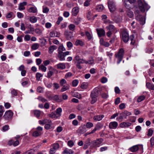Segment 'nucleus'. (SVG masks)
Masks as SVG:
<instances>
[{
    "mask_svg": "<svg viewBox=\"0 0 154 154\" xmlns=\"http://www.w3.org/2000/svg\"><path fill=\"white\" fill-rule=\"evenodd\" d=\"M138 3L139 8L142 12H144L146 11H147L149 8L146 3L143 2L141 0H139Z\"/></svg>",
    "mask_w": 154,
    "mask_h": 154,
    "instance_id": "obj_1",
    "label": "nucleus"
},
{
    "mask_svg": "<svg viewBox=\"0 0 154 154\" xmlns=\"http://www.w3.org/2000/svg\"><path fill=\"white\" fill-rule=\"evenodd\" d=\"M124 51L123 48H121L119 50L118 54H116V56L118 59L119 61L118 63H119L122 61L124 56Z\"/></svg>",
    "mask_w": 154,
    "mask_h": 154,
    "instance_id": "obj_2",
    "label": "nucleus"
},
{
    "mask_svg": "<svg viewBox=\"0 0 154 154\" xmlns=\"http://www.w3.org/2000/svg\"><path fill=\"white\" fill-rule=\"evenodd\" d=\"M122 39L125 43L128 42L129 39V35L128 33L125 30H123L121 33Z\"/></svg>",
    "mask_w": 154,
    "mask_h": 154,
    "instance_id": "obj_3",
    "label": "nucleus"
},
{
    "mask_svg": "<svg viewBox=\"0 0 154 154\" xmlns=\"http://www.w3.org/2000/svg\"><path fill=\"white\" fill-rule=\"evenodd\" d=\"M69 52L66 51L64 52H58V57L60 61H63L65 60V57L69 54Z\"/></svg>",
    "mask_w": 154,
    "mask_h": 154,
    "instance_id": "obj_4",
    "label": "nucleus"
},
{
    "mask_svg": "<svg viewBox=\"0 0 154 154\" xmlns=\"http://www.w3.org/2000/svg\"><path fill=\"white\" fill-rule=\"evenodd\" d=\"M103 140V139L101 138L94 140L91 143V146L93 147H98L99 145L102 143Z\"/></svg>",
    "mask_w": 154,
    "mask_h": 154,
    "instance_id": "obj_5",
    "label": "nucleus"
},
{
    "mask_svg": "<svg viewBox=\"0 0 154 154\" xmlns=\"http://www.w3.org/2000/svg\"><path fill=\"white\" fill-rule=\"evenodd\" d=\"M109 8L111 12H113L115 11L116 9L115 4L112 1L109 0L108 2Z\"/></svg>",
    "mask_w": 154,
    "mask_h": 154,
    "instance_id": "obj_6",
    "label": "nucleus"
},
{
    "mask_svg": "<svg viewBox=\"0 0 154 154\" xmlns=\"http://www.w3.org/2000/svg\"><path fill=\"white\" fill-rule=\"evenodd\" d=\"M136 0H125V6L127 9L131 8V4L134 3Z\"/></svg>",
    "mask_w": 154,
    "mask_h": 154,
    "instance_id": "obj_7",
    "label": "nucleus"
},
{
    "mask_svg": "<svg viewBox=\"0 0 154 154\" xmlns=\"http://www.w3.org/2000/svg\"><path fill=\"white\" fill-rule=\"evenodd\" d=\"M99 95L98 89L95 88L91 92V98H95L97 97Z\"/></svg>",
    "mask_w": 154,
    "mask_h": 154,
    "instance_id": "obj_8",
    "label": "nucleus"
},
{
    "mask_svg": "<svg viewBox=\"0 0 154 154\" xmlns=\"http://www.w3.org/2000/svg\"><path fill=\"white\" fill-rule=\"evenodd\" d=\"M136 19L138 20L141 24L143 25L145 23V19L141 15H138L136 17Z\"/></svg>",
    "mask_w": 154,
    "mask_h": 154,
    "instance_id": "obj_9",
    "label": "nucleus"
},
{
    "mask_svg": "<svg viewBox=\"0 0 154 154\" xmlns=\"http://www.w3.org/2000/svg\"><path fill=\"white\" fill-rule=\"evenodd\" d=\"M118 125V123L116 122H113L110 123L109 127L110 129H116Z\"/></svg>",
    "mask_w": 154,
    "mask_h": 154,
    "instance_id": "obj_10",
    "label": "nucleus"
},
{
    "mask_svg": "<svg viewBox=\"0 0 154 154\" xmlns=\"http://www.w3.org/2000/svg\"><path fill=\"white\" fill-rule=\"evenodd\" d=\"M66 37L67 40H69L72 37V34L70 31H66L65 32Z\"/></svg>",
    "mask_w": 154,
    "mask_h": 154,
    "instance_id": "obj_11",
    "label": "nucleus"
},
{
    "mask_svg": "<svg viewBox=\"0 0 154 154\" xmlns=\"http://www.w3.org/2000/svg\"><path fill=\"white\" fill-rule=\"evenodd\" d=\"M97 32L98 35L99 37L103 36L105 35V31L102 29H97Z\"/></svg>",
    "mask_w": 154,
    "mask_h": 154,
    "instance_id": "obj_12",
    "label": "nucleus"
},
{
    "mask_svg": "<svg viewBox=\"0 0 154 154\" xmlns=\"http://www.w3.org/2000/svg\"><path fill=\"white\" fill-rule=\"evenodd\" d=\"M39 124L40 125H43L46 124L47 123H51V120L47 119H44L43 120H40L39 121Z\"/></svg>",
    "mask_w": 154,
    "mask_h": 154,
    "instance_id": "obj_13",
    "label": "nucleus"
},
{
    "mask_svg": "<svg viewBox=\"0 0 154 154\" xmlns=\"http://www.w3.org/2000/svg\"><path fill=\"white\" fill-rule=\"evenodd\" d=\"M57 69H64L66 68L65 64L64 63H60L57 64L55 66Z\"/></svg>",
    "mask_w": 154,
    "mask_h": 154,
    "instance_id": "obj_14",
    "label": "nucleus"
},
{
    "mask_svg": "<svg viewBox=\"0 0 154 154\" xmlns=\"http://www.w3.org/2000/svg\"><path fill=\"white\" fill-rule=\"evenodd\" d=\"M27 5V2H23L20 3L19 4L18 9L20 10H24L25 9L24 6Z\"/></svg>",
    "mask_w": 154,
    "mask_h": 154,
    "instance_id": "obj_15",
    "label": "nucleus"
},
{
    "mask_svg": "<svg viewBox=\"0 0 154 154\" xmlns=\"http://www.w3.org/2000/svg\"><path fill=\"white\" fill-rule=\"evenodd\" d=\"M79 11V8L77 7L74 8L72 11V15L74 16H76Z\"/></svg>",
    "mask_w": 154,
    "mask_h": 154,
    "instance_id": "obj_16",
    "label": "nucleus"
},
{
    "mask_svg": "<svg viewBox=\"0 0 154 154\" xmlns=\"http://www.w3.org/2000/svg\"><path fill=\"white\" fill-rule=\"evenodd\" d=\"M104 117V116L103 115L96 116L94 117L93 119L96 121H100Z\"/></svg>",
    "mask_w": 154,
    "mask_h": 154,
    "instance_id": "obj_17",
    "label": "nucleus"
},
{
    "mask_svg": "<svg viewBox=\"0 0 154 154\" xmlns=\"http://www.w3.org/2000/svg\"><path fill=\"white\" fill-rule=\"evenodd\" d=\"M49 35L51 37H59L60 35V33L57 32H50Z\"/></svg>",
    "mask_w": 154,
    "mask_h": 154,
    "instance_id": "obj_18",
    "label": "nucleus"
},
{
    "mask_svg": "<svg viewBox=\"0 0 154 154\" xmlns=\"http://www.w3.org/2000/svg\"><path fill=\"white\" fill-rule=\"evenodd\" d=\"M131 125V124L129 122H123L121 123L120 124V126L122 128H124L125 127H128L130 126Z\"/></svg>",
    "mask_w": 154,
    "mask_h": 154,
    "instance_id": "obj_19",
    "label": "nucleus"
},
{
    "mask_svg": "<svg viewBox=\"0 0 154 154\" xmlns=\"http://www.w3.org/2000/svg\"><path fill=\"white\" fill-rule=\"evenodd\" d=\"M123 118H125V119L126 118V116L124 112L120 113L119 116L117 118V119L118 121H120L123 119Z\"/></svg>",
    "mask_w": 154,
    "mask_h": 154,
    "instance_id": "obj_20",
    "label": "nucleus"
},
{
    "mask_svg": "<svg viewBox=\"0 0 154 154\" xmlns=\"http://www.w3.org/2000/svg\"><path fill=\"white\" fill-rule=\"evenodd\" d=\"M53 99L56 101L58 102H61L62 101V100L60 97L57 95H55L53 98Z\"/></svg>",
    "mask_w": 154,
    "mask_h": 154,
    "instance_id": "obj_21",
    "label": "nucleus"
},
{
    "mask_svg": "<svg viewBox=\"0 0 154 154\" xmlns=\"http://www.w3.org/2000/svg\"><path fill=\"white\" fill-rule=\"evenodd\" d=\"M139 147L137 145H135L129 148V149L132 152H135L139 149Z\"/></svg>",
    "mask_w": 154,
    "mask_h": 154,
    "instance_id": "obj_22",
    "label": "nucleus"
},
{
    "mask_svg": "<svg viewBox=\"0 0 154 154\" xmlns=\"http://www.w3.org/2000/svg\"><path fill=\"white\" fill-rule=\"evenodd\" d=\"M13 114L11 110H9L5 113L4 116L6 117L10 118L12 116Z\"/></svg>",
    "mask_w": 154,
    "mask_h": 154,
    "instance_id": "obj_23",
    "label": "nucleus"
},
{
    "mask_svg": "<svg viewBox=\"0 0 154 154\" xmlns=\"http://www.w3.org/2000/svg\"><path fill=\"white\" fill-rule=\"evenodd\" d=\"M86 131L85 127H80L78 130V132L80 134H82L85 132Z\"/></svg>",
    "mask_w": 154,
    "mask_h": 154,
    "instance_id": "obj_24",
    "label": "nucleus"
},
{
    "mask_svg": "<svg viewBox=\"0 0 154 154\" xmlns=\"http://www.w3.org/2000/svg\"><path fill=\"white\" fill-rule=\"evenodd\" d=\"M90 145H91V140L90 139H87L84 144V149H86L88 148V146Z\"/></svg>",
    "mask_w": 154,
    "mask_h": 154,
    "instance_id": "obj_25",
    "label": "nucleus"
},
{
    "mask_svg": "<svg viewBox=\"0 0 154 154\" xmlns=\"http://www.w3.org/2000/svg\"><path fill=\"white\" fill-rule=\"evenodd\" d=\"M126 13L127 15L130 18H132L134 16L133 12L129 9H128L126 10Z\"/></svg>",
    "mask_w": 154,
    "mask_h": 154,
    "instance_id": "obj_26",
    "label": "nucleus"
},
{
    "mask_svg": "<svg viewBox=\"0 0 154 154\" xmlns=\"http://www.w3.org/2000/svg\"><path fill=\"white\" fill-rule=\"evenodd\" d=\"M113 20L116 23L120 22L122 20V17L121 16H115L113 19Z\"/></svg>",
    "mask_w": 154,
    "mask_h": 154,
    "instance_id": "obj_27",
    "label": "nucleus"
},
{
    "mask_svg": "<svg viewBox=\"0 0 154 154\" xmlns=\"http://www.w3.org/2000/svg\"><path fill=\"white\" fill-rule=\"evenodd\" d=\"M147 87L149 89L154 90V85L150 83L147 82L146 85Z\"/></svg>",
    "mask_w": 154,
    "mask_h": 154,
    "instance_id": "obj_28",
    "label": "nucleus"
},
{
    "mask_svg": "<svg viewBox=\"0 0 154 154\" xmlns=\"http://www.w3.org/2000/svg\"><path fill=\"white\" fill-rule=\"evenodd\" d=\"M57 48V47L55 45H53L49 47L48 49L49 50V53L50 54L52 53Z\"/></svg>",
    "mask_w": 154,
    "mask_h": 154,
    "instance_id": "obj_29",
    "label": "nucleus"
},
{
    "mask_svg": "<svg viewBox=\"0 0 154 154\" xmlns=\"http://www.w3.org/2000/svg\"><path fill=\"white\" fill-rule=\"evenodd\" d=\"M63 86V87L60 90V91L61 92H64L68 89L69 88V85L67 84Z\"/></svg>",
    "mask_w": 154,
    "mask_h": 154,
    "instance_id": "obj_30",
    "label": "nucleus"
},
{
    "mask_svg": "<svg viewBox=\"0 0 154 154\" xmlns=\"http://www.w3.org/2000/svg\"><path fill=\"white\" fill-rule=\"evenodd\" d=\"M109 31L112 32L115 29V27L112 25H109L106 27Z\"/></svg>",
    "mask_w": 154,
    "mask_h": 154,
    "instance_id": "obj_31",
    "label": "nucleus"
},
{
    "mask_svg": "<svg viewBox=\"0 0 154 154\" xmlns=\"http://www.w3.org/2000/svg\"><path fill=\"white\" fill-rule=\"evenodd\" d=\"M75 45L77 46L79 45L82 46L84 45V43L82 41L78 40L75 42Z\"/></svg>",
    "mask_w": 154,
    "mask_h": 154,
    "instance_id": "obj_32",
    "label": "nucleus"
},
{
    "mask_svg": "<svg viewBox=\"0 0 154 154\" xmlns=\"http://www.w3.org/2000/svg\"><path fill=\"white\" fill-rule=\"evenodd\" d=\"M48 116L52 118H57L58 117V116H57L56 113V112H53L51 114H50L48 115Z\"/></svg>",
    "mask_w": 154,
    "mask_h": 154,
    "instance_id": "obj_33",
    "label": "nucleus"
},
{
    "mask_svg": "<svg viewBox=\"0 0 154 154\" xmlns=\"http://www.w3.org/2000/svg\"><path fill=\"white\" fill-rule=\"evenodd\" d=\"M28 11L29 12L35 13L37 12V10L35 7H32L29 8Z\"/></svg>",
    "mask_w": 154,
    "mask_h": 154,
    "instance_id": "obj_34",
    "label": "nucleus"
},
{
    "mask_svg": "<svg viewBox=\"0 0 154 154\" xmlns=\"http://www.w3.org/2000/svg\"><path fill=\"white\" fill-rule=\"evenodd\" d=\"M104 7L103 5H99L97 6L96 8V10L98 11H101L103 9Z\"/></svg>",
    "mask_w": 154,
    "mask_h": 154,
    "instance_id": "obj_35",
    "label": "nucleus"
},
{
    "mask_svg": "<svg viewBox=\"0 0 154 154\" xmlns=\"http://www.w3.org/2000/svg\"><path fill=\"white\" fill-rule=\"evenodd\" d=\"M34 112L35 116H36L37 118H38L39 117L41 113L40 111L38 110H35L34 111Z\"/></svg>",
    "mask_w": 154,
    "mask_h": 154,
    "instance_id": "obj_36",
    "label": "nucleus"
},
{
    "mask_svg": "<svg viewBox=\"0 0 154 154\" xmlns=\"http://www.w3.org/2000/svg\"><path fill=\"white\" fill-rule=\"evenodd\" d=\"M65 50V48L62 45L59 46L58 49V52H63V51Z\"/></svg>",
    "mask_w": 154,
    "mask_h": 154,
    "instance_id": "obj_37",
    "label": "nucleus"
},
{
    "mask_svg": "<svg viewBox=\"0 0 154 154\" xmlns=\"http://www.w3.org/2000/svg\"><path fill=\"white\" fill-rule=\"evenodd\" d=\"M42 134V133L41 131H35L33 133L32 135L34 137H37L40 135Z\"/></svg>",
    "mask_w": 154,
    "mask_h": 154,
    "instance_id": "obj_38",
    "label": "nucleus"
},
{
    "mask_svg": "<svg viewBox=\"0 0 154 154\" xmlns=\"http://www.w3.org/2000/svg\"><path fill=\"white\" fill-rule=\"evenodd\" d=\"M134 36L133 35H131L130 38V40L131 41V44L134 45H135V40L134 39Z\"/></svg>",
    "mask_w": 154,
    "mask_h": 154,
    "instance_id": "obj_39",
    "label": "nucleus"
},
{
    "mask_svg": "<svg viewBox=\"0 0 154 154\" xmlns=\"http://www.w3.org/2000/svg\"><path fill=\"white\" fill-rule=\"evenodd\" d=\"M62 111V109L60 108H58L57 109L56 113L57 116H58V117H59L60 116V113Z\"/></svg>",
    "mask_w": 154,
    "mask_h": 154,
    "instance_id": "obj_40",
    "label": "nucleus"
},
{
    "mask_svg": "<svg viewBox=\"0 0 154 154\" xmlns=\"http://www.w3.org/2000/svg\"><path fill=\"white\" fill-rule=\"evenodd\" d=\"M43 75L42 74L39 72H37L36 75L37 80L38 81H39L40 78Z\"/></svg>",
    "mask_w": 154,
    "mask_h": 154,
    "instance_id": "obj_41",
    "label": "nucleus"
},
{
    "mask_svg": "<svg viewBox=\"0 0 154 154\" xmlns=\"http://www.w3.org/2000/svg\"><path fill=\"white\" fill-rule=\"evenodd\" d=\"M39 46L38 44L35 43L33 44L32 46V48L33 50H36L38 49Z\"/></svg>",
    "mask_w": 154,
    "mask_h": 154,
    "instance_id": "obj_42",
    "label": "nucleus"
},
{
    "mask_svg": "<svg viewBox=\"0 0 154 154\" xmlns=\"http://www.w3.org/2000/svg\"><path fill=\"white\" fill-rule=\"evenodd\" d=\"M51 146L52 148L56 150L58 149L59 147V145L57 143H54L52 144Z\"/></svg>",
    "mask_w": 154,
    "mask_h": 154,
    "instance_id": "obj_43",
    "label": "nucleus"
},
{
    "mask_svg": "<svg viewBox=\"0 0 154 154\" xmlns=\"http://www.w3.org/2000/svg\"><path fill=\"white\" fill-rule=\"evenodd\" d=\"M37 20L35 16H33L30 18V21L32 23H35Z\"/></svg>",
    "mask_w": 154,
    "mask_h": 154,
    "instance_id": "obj_44",
    "label": "nucleus"
},
{
    "mask_svg": "<svg viewBox=\"0 0 154 154\" xmlns=\"http://www.w3.org/2000/svg\"><path fill=\"white\" fill-rule=\"evenodd\" d=\"M63 153L66 154H71L73 153V152L71 149H66L64 150Z\"/></svg>",
    "mask_w": 154,
    "mask_h": 154,
    "instance_id": "obj_45",
    "label": "nucleus"
},
{
    "mask_svg": "<svg viewBox=\"0 0 154 154\" xmlns=\"http://www.w3.org/2000/svg\"><path fill=\"white\" fill-rule=\"evenodd\" d=\"M35 152V151L34 149H31L28 150L24 153L25 154H34Z\"/></svg>",
    "mask_w": 154,
    "mask_h": 154,
    "instance_id": "obj_46",
    "label": "nucleus"
},
{
    "mask_svg": "<svg viewBox=\"0 0 154 154\" xmlns=\"http://www.w3.org/2000/svg\"><path fill=\"white\" fill-rule=\"evenodd\" d=\"M39 68L44 72H46L47 69L46 67L43 65L39 66Z\"/></svg>",
    "mask_w": 154,
    "mask_h": 154,
    "instance_id": "obj_47",
    "label": "nucleus"
},
{
    "mask_svg": "<svg viewBox=\"0 0 154 154\" xmlns=\"http://www.w3.org/2000/svg\"><path fill=\"white\" fill-rule=\"evenodd\" d=\"M145 97L143 95L139 97L137 100V101L138 102H140L143 100L144 99Z\"/></svg>",
    "mask_w": 154,
    "mask_h": 154,
    "instance_id": "obj_48",
    "label": "nucleus"
},
{
    "mask_svg": "<svg viewBox=\"0 0 154 154\" xmlns=\"http://www.w3.org/2000/svg\"><path fill=\"white\" fill-rule=\"evenodd\" d=\"M93 126V124L91 122H88L86 124V126L88 128H91Z\"/></svg>",
    "mask_w": 154,
    "mask_h": 154,
    "instance_id": "obj_49",
    "label": "nucleus"
},
{
    "mask_svg": "<svg viewBox=\"0 0 154 154\" xmlns=\"http://www.w3.org/2000/svg\"><path fill=\"white\" fill-rule=\"evenodd\" d=\"M75 26L73 24H70L68 26L69 29L72 31H74L75 29Z\"/></svg>",
    "mask_w": 154,
    "mask_h": 154,
    "instance_id": "obj_50",
    "label": "nucleus"
},
{
    "mask_svg": "<svg viewBox=\"0 0 154 154\" xmlns=\"http://www.w3.org/2000/svg\"><path fill=\"white\" fill-rule=\"evenodd\" d=\"M85 34L86 35L88 38L89 40H90L92 38V36L91 34L88 32H85Z\"/></svg>",
    "mask_w": 154,
    "mask_h": 154,
    "instance_id": "obj_51",
    "label": "nucleus"
},
{
    "mask_svg": "<svg viewBox=\"0 0 154 154\" xmlns=\"http://www.w3.org/2000/svg\"><path fill=\"white\" fill-rule=\"evenodd\" d=\"M51 123H47L45 126V128L47 130H48L51 128Z\"/></svg>",
    "mask_w": 154,
    "mask_h": 154,
    "instance_id": "obj_52",
    "label": "nucleus"
},
{
    "mask_svg": "<svg viewBox=\"0 0 154 154\" xmlns=\"http://www.w3.org/2000/svg\"><path fill=\"white\" fill-rule=\"evenodd\" d=\"M54 72L53 71L50 70L47 73V77L48 78H50L53 75Z\"/></svg>",
    "mask_w": 154,
    "mask_h": 154,
    "instance_id": "obj_53",
    "label": "nucleus"
},
{
    "mask_svg": "<svg viewBox=\"0 0 154 154\" xmlns=\"http://www.w3.org/2000/svg\"><path fill=\"white\" fill-rule=\"evenodd\" d=\"M38 99L39 100L43 102H45L47 101V100L42 97H38Z\"/></svg>",
    "mask_w": 154,
    "mask_h": 154,
    "instance_id": "obj_54",
    "label": "nucleus"
},
{
    "mask_svg": "<svg viewBox=\"0 0 154 154\" xmlns=\"http://www.w3.org/2000/svg\"><path fill=\"white\" fill-rule=\"evenodd\" d=\"M107 81V79L105 77H103L101 79V82L102 83H106Z\"/></svg>",
    "mask_w": 154,
    "mask_h": 154,
    "instance_id": "obj_55",
    "label": "nucleus"
},
{
    "mask_svg": "<svg viewBox=\"0 0 154 154\" xmlns=\"http://www.w3.org/2000/svg\"><path fill=\"white\" fill-rule=\"evenodd\" d=\"M14 14V13L12 12H10L6 16V17L7 18H11Z\"/></svg>",
    "mask_w": 154,
    "mask_h": 154,
    "instance_id": "obj_56",
    "label": "nucleus"
},
{
    "mask_svg": "<svg viewBox=\"0 0 154 154\" xmlns=\"http://www.w3.org/2000/svg\"><path fill=\"white\" fill-rule=\"evenodd\" d=\"M79 82L78 80H73L72 82V84L73 86L74 87L76 86L78 83Z\"/></svg>",
    "mask_w": 154,
    "mask_h": 154,
    "instance_id": "obj_57",
    "label": "nucleus"
},
{
    "mask_svg": "<svg viewBox=\"0 0 154 154\" xmlns=\"http://www.w3.org/2000/svg\"><path fill=\"white\" fill-rule=\"evenodd\" d=\"M153 131L151 129H149V130L148 133L147 134V135L148 136H151L152 134Z\"/></svg>",
    "mask_w": 154,
    "mask_h": 154,
    "instance_id": "obj_58",
    "label": "nucleus"
},
{
    "mask_svg": "<svg viewBox=\"0 0 154 154\" xmlns=\"http://www.w3.org/2000/svg\"><path fill=\"white\" fill-rule=\"evenodd\" d=\"M103 127V125L100 124H98L96 125V127H95V128H96L97 130H98L100 129L101 128Z\"/></svg>",
    "mask_w": 154,
    "mask_h": 154,
    "instance_id": "obj_59",
    "label": "nucleus"
},
{
    "mask_svg": "<svg viewBox=\"0 0 154 154\" xmlns=\"http://www.w3.org/2000/svg\"><path fill=\"white\" fill-rule=\"evenodd\" d=\"M37 91L39 93H42L43 91V88L39 86L37 88Z\"/></svg>",
    "mask_w": 154,
    "mask_h": 154,
    "instance_id": "obj_60",
    "label": "nucleus"
},
{
    "mask_svg": "<svg viewBox=\"0 0 154 154\" xmlns=\"http://www.w3.org/2000/svg\"><path fill=\"white\" fill-rule=\"evenodd\" d=\"M66 83V81L64 79H62L60 82V85H61V86H63V85Z\"/></svg>",
    "mask_w": 154,
    "mask_h": 154,
    "instance_id": "obj_61",
    "label": "nucleus"
},
{
    "mask_svg": "<svg viewBox=\"0 0 154 154\" xmlns=\"http://www.w3.org/2000/svg\"><path fill=\"white\" fill-rule=\"evenodd\" d=\"M87 87L86 83H83L81 86V88L82 89H86L87 88Z\"/></svg>",
    "mask_w": 154,
    "mask_h": 154,
    "instance_id": "obj_62",
    "label": "nucleus"
},
{
    "mask_svg": "<svg viewBox=\"0 0 154 154\" xmlns=\"http://www.w3.org/2000/svg\"><path fill=\"white\" fill-rule=\"evenodd\" d=\"M81 19L80 18H77L74 21V23L75 24L77 25H78L80 22V21L81 20Z\"/></svg>",
    "mask_w": 154,
    "mask_h": 154,
    "instance_id": "obj_63",
    "label": "nucleus"
},
{
    "mask_svg": "<svg viewBox=\"0 0 154 154\" xmlns=\"http://www.w3.org/2000/svg\"><path fill=\"white\" fill-rule=\"evenodd\" d=\"M150 142L151 146H153L154 145V137H152L150 139Z\"/></svg>",
    "mask_w": 154,
    "mask_h": 154,
    "instance_id": "obj_64",
    "label": "nucleus"
}]
</instances>
